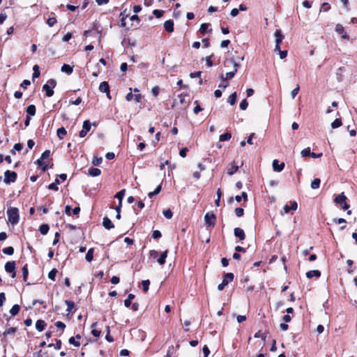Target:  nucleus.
Instances as JSON below:
<instances>
[{
    "label": "nucleus",
    "mask_w": 357,
    "mask_h": 357,
    "mask_svg": "<svg viewBox=\"0 0 357 357\" xmlns=\"http://www.w3.org/2000/svg\"><path fill=\"white\" fill-rule=\"evenodd\" d=\"M234 278V275L232 273H225L223 276V280L222 282L218 286V289L220 291H222L225 289V287L229 284V282L233 281Z\"/></svg>",
    "instance_id": "nucleus-2"
},
{
    "label": "nucleus",
    "mask_w": 357,
    "mask_h": 357,
    "mask_svg": "<svg viewBox=\"0 0 357 357\" xmlns=\"http://www.w3.org/2000/svg\"><path fill=\"white\" fill-rule=\"evenodd\" d=\"M109 85L107 82L104 81L100 84L99 90L102 93L109 92Z\"/></svg>",
    "instance_id": "nucleus-18"
},
{
    "label": "nucleus",
    "mask_w": 357,
    "mask_h": 357,
    "mask_svg": "<svg viewBox=\"0 0 357 357\" xmlns=\"http://www.w3.org/2000/svg\"><path fill=\"white\" fill-rule=\"evenodd\" d=\"M284 162L279 164V161L278 160H274L273 162V168L275 172H280L282 171L284 168Z\"/></svg>",
    "instance_id": "nucleus-13"
},
{
    "label": "nucleus",
    "mask_w": 357,
    "mask_h": 357,
    "mask_svg": "<svg viewBox=\"0 0 357 357\" xmlns=\"http://www.w3.org/2000/svg\"><path fill=\"white\" fill-rule=\"evenodd\" d=\"M126 189H122L115 195V198L119 199V203H122V200L125 196Z\"/></svg>",
    "instance_id": "nucleus-31"
},
{
    "label": "nucleus",
    "mask_w": 357,
    "mask_h": 357,
    "mask_svg": "<svg viewBox=\"0 0 357 357\" xmlns=\"http://www.w3.org/2000/svg\"><path fill=\"white\" fill-rule=\"evenodd\" d=\"M33 73L32 75V79H34L35 78L39 77L40 73V68L38 65H34L33 67Z\"/></svg>",
    "instance_id": "nucleus-34"
},
{
    "label": "nucleus",
    "mask_w": 357,
    "mask_h": 357,
    "mask_svg": "<svg viewBox=\"0 0 357 357\" xmlns=\"http://www.w3.org/2000/svg\"><path fill=\"white\" fill-rule=\"evenodd\" d=\"M15 266L16 264L15 261H8L5 264V271L8 273H11L12 278H15L16 277Z\"/></svg>",
    "instance_id": "nucleus-6"
},
{
    "label": "nucleus",
    "mask_w": 357,
    "mask_h": 357,
    "mask_svg": "<svg viewBox=\"0 0 357 357\" xmlns=\"http://www.w3.org/2000/svg\"><path fill=\"white\" fill-rule=\"evenodd\" d=\"M101 174V170L98 168L91 167L88 169V174L91 176H98Z\"/></svg>",
    "instance_id": "nucleus-16"
},
{
    "label": "nucleus",
    "mask_w": 357,
    "mask_h": 357,
    "mask_svg": "<svg viewBox=\"0 0 357 357\" xmlns=\"http://www.w3.org/2000/svg\"><path fill=\"white\" fill-rule=\"evenodd\" d=\"M65 303L67 305V309H66V311L68 312V313H73V309L75 307V303L73 301H70V300H66L65 301Z\"/></svg>",
    "instance_id": "nucleus-26"
},
{
    "label": "nucleus",
    "mask_w": 357,
    "mask_h": 357,
    "mask_svg": "<svg viewBox=\"0 0 357 357\" xmlns=\"http://www.w3.org/2000/svg\"><path fill=\"white\" fill-rule=\"evenodd\" d=\"M188 152V149L185 147L180 150L179 155L182 158H185L186 156L187 153Z\"/></svg>",
    "instance_id": "nucleus-58"
},
{
    "label": "nucleus",
    "mask_w": 357,
    "mask_h": 357,
    "mask_svg": "<svg viewBox=\"0 0 357 357\" xmlns=\"http://www.w3.org/2000/svg\"><path fill=\"white\" fill-rule=\"evenodd\" d=\"M235 214L237 217H242L244 215V210L243 208L237 207L235 208Z\"/></svg>",
    "instance_id": "nucleus-47"
},
{
    "label": "nucleus",
    "mask_w": 357,
    "mask_h": 357,
    "mask_svg": "<svg viewBox=\"0 0 357 357\" xmlns=\"http://www.w3.org/2000/svg\"><path fill=\"white\" fill-rule=\"evenodd\" d=\"M342 124V119L340 118L335 119L332 123H331V128L333 129L337 128L340 127Z\"/></svg>",
    "instance_id": "nucleus-33"
},
{
    "label": "nucleus",
    "mask_w": 357,
    "mask_h": 357,
    "mask_svg": "<svg viewBox=\"0 0 357 357\" xmlns=\"http://www.w3.org/2000/svg\"><path fill=\"white\" fill-rule=\"evenodd\" d=\"M102 161V158L93 157L92 163L93 165L98 166L101 164Z\"/></svg>",
    "instance_id": "nucleus-52"
},
{
    "label": "nucleus",
    "mask_w": 357,
    "mask_h": 357,
    "mask_svg": "<svg viewBox=\"0 0 357 357\" xmlns=\"http://www.w3.org/2000/svg\"><path fill=\"white\" fill-rule=\"evenodd\" d=\"M164 28L168 33H172L174 31V23L172 20H169L165 22Z\"/></svg>",
    "instance_id": "nucleus-10"
},
{
    "label": "nucleus",
    "mask_w": 357,
    "mask_h": 357,
    "mask_svg": "<svg viewBox=\"0 0 357 357\" xmlns=\"http://www.w3.org/2000/svg\"><path fill=\"white\" fill-rule=\"evenodd\" d=\"M236 92H234L233 93H231L229 98H228V102H229V104L231 105H234L236 102Z\"/></svg>",
    "instance_id": "nucleus-40"
},
{
    "label": "nucleus",
    "mask_w": 357,
    "mask_h": 357,
    "mask_svg": "<svg viewBox=\"0 0 357 357\" xmlns=\"http://www.w3.org/2000/svg\"><path fill=\"white\" fill-rule=\"evenodd\" d=\"M331 9V6L328 3H324L321 6V11L327 12Z\"/></svg>",
    "instance_id": "nucleus-53"
},
{
    "label": "nucleus",
    "mask_w": 357,
    "mask_h": 357,
    "mask_svg": "<svg viewBox=\"0 0 357 357\" xmlns=\"http://www.w3.org/2000/svg\"><path fill=\"white\" fill-rule=\"evenodd\" d=\"M7 215L8 222L13 225H15L19 222L20 215L19 210L16 207H10L7 210Z\"/></svg>",
    "instance_id": "nucleus-1"
},
{
    "label": "nucleus",
    "mask_w": 357,
    "mask_h": 357,
    "mask_svg": "<svg viewBox=\"0 0 357 357\" xmlns=\"http://www.w3.org/2000/svg\"><path fill=\"white\" fill-rule=\"evenodd\" d=\"M58 273V271L56 268H53L52 269L49 273H48V278L52 280V281H54L55 279H56V274Z\"/></svg>",
    "instance_id": "nucleus-39"
},
{
    "label": "nucleus",
    "mask_w": 357,
    "mask_h": 357,
    "mask_svg": "<svg viewBox=\"0 0 357 357\" xmlns=\"http://www.w3.org/2000/svg\"><path fill=\"white\" fill-rule=\"evenodd\" d=\"M17 331L16 327H10L5 330L3 335L4 337H6L8 335L14 334Z\"/></svg>",
    "instance_id": "nucleus-38"
},
{
    "label": "nucleus",
    "mask_w": 357,
    "mask_h": 357,
    "mask_svg": "<svg viewBox=\"0 0 357 357\" xmlns=\"http://www.w3.org/2000/svg\"><path fill=\"white\" fill-rule=\"evenodd\" d=\"M20 310V306L18 304H15L10 310V314L11 317L17 315Z\"/></svg>",
    "instance_id": "nucleus-24"
},
{
    "label": "nucleus",
    "mask_w": 357,
    "mask_h": 357,
    "mask_svg": "<svg viewBox=\"0 0 357 357\" xmlns=\"http://www.w3.org/2000/svg\"><path fill=\"white\" fill-rule=\"evenodd\" d=\"M31 84V82L28 79H24L20 84V86L24 89H26L28 86Z\"/></svg>",
    "instance_id": "nucleus-59"
},
{
    "label": "nucleus",
    "mask_w": 357,
    "mask_h": 357,
    "mask_svg": "<svg viewBox=\"0 0 357 357\" xmlns=\"http://www.w3.org/2000/svg\"><path fill=\"white\" fill-rule=\"evenodd\" d=\"M46 84H49L52 89L56 86V81L54 79H50Z\"/></svg>",
    "instance_id": "nucleus-57"
},
{
    "label": "nucleus",
    "mask_w": 357,
    "mask_h": 357,
    "mask_svg": "<svg viewBox=\"0 0 357 357\" xmlns=\"http://www.w3.org/2000/svg\"><path fill=\"white\" fill-rule=\"evenodd\" d=\"M299 90H300V86L297 85V86L291 91V94L292 98H294L296 97V96L298 94Z\"/></svg>",
    "instance_id": "nucleus-60"
},
{
    "label": "nucleus",
    "mask_w": 357,
    "mask_h": 357,
    "mask_svg": "<svg viewBox=\"0 0 357 357\" xmlns=\"http://www.w3.org/2000/svg\"><path fill=\"white\" fill-rule=\"evenodd\" d=\"M22 276H23V280L24 282L27 281L28 274H29V270H28V265L25 264L22 268Z\"/></svg>",
    "instance_id": "nucleus-35"
},
{
    "label": "nucleus",
    "mask_w": 357,
    "mask_h": 357,
    "mask_svg": "<svg viewBox=\"0 0 357 357\" xmlns=\"http://www.w3.org/2000/svg\"><path fill=\"white\" fill-rule=\"evenodd\" d=\"M56 132L58 137L61 139H63L64 137L67 135V131L63 127L59 128Z\"/></svg>",
    "instance_id": "nucleus-28"
},
{
    "label": "nucleus",
    "mask_w": 357,
    "mask_h": 357,
    "mask_svg": "<svg viewBox=\"0 0 357 357\" xmlns=\"http://www.w3.org/2000/svg\"><path fill=\"white\" fill-rule=\"evenodd\" d=\"M81 339V335L79 334L76 335L75 337H70L68 340V342L70 344L76 347H79L80 346L79 340Z\"/></svg>",
    "instance_id": "nucleus-12"
},
{
    "label": "nucleus",
    "mask_w": 357,
    "mask_h": 357,
    "mask_svg": "<svg viewBox=\"0 0 357 357\" xmlns=\"http://www.w3.org/2000/svg\"><path fill=\"white\" fill-rule=\"evenodd\" d=\"M102 225L107 229H111L114 227V224L112 223L111 220L107 217H105L103 218Z\"/></svg>",
    "instance_id": "nucleus-15"
},
{
    "label": "nucleus",
    "mask_w": 357,
    "mask_h": 357,
    "mask_svg": "<svg viewBox=\"0 0 357 357\" xmlns=\"http://www.w3.org/2000/svg\"><path fill=\"white\" fill-rule=\"evenodd\" d=\"M91 127V123L89 120H86L83 123L82 126V130H85L86 132H88Z\"/></svg>",
    "instance_id": "nucleus-42"
},
{
    "label": "nucleus",
    "mask_w": 357,
    "mask_h": 357,
    "mask_svg": "<svg viewBox=\"0 0 357 357\" xmlns=\"http://www.w3.org/2000/svg\"><path fill=\"white\" fill-rule=\"evenodd\" d=\"M301 153L303 157L310 156L313 158H320L322 155V153H315L314 152H311L310 148L303 149Z\"/></svg>",
    "instance_id": "nucleus-8"
},
{
    "label": "nucleus",
    "mask_w": 357,
    "mask_h": 357,
    "mask_svg": "<svg viewBox=\"0 0 357 357\" xmlns=\"http://www.w3.org/2000/svg\"><path fill=\"white\" fill-rule=\"evenodd\" d=\"M97 325V323L95 322V323H93L91 324V328H92V330H91V334L94 336V337H98L100 334H101V331L100 330H98V329H96L95 328V326Z\"/></svg>",
    "instance_id": "nucleus-32"
},
{
    "label": "nucleus",
    "mask_w": 357,
    "mask_h": 357,
    "mask_svg": "<svg viewBox=\"0 0 357 357\" xmlns=\"http://www.w3.org/2000/svg\"><path fill=\"white\" fill-rule=\"evenodd\" d=\"M321 276V272L318 270H312L306 273V277L311 279L313 277L319 278Z\"/></svg>",
    "instance_id": "nucleus-19"
},
{
    "label": "nucleus",
    "mask_w": 357,
    "mask_h": 357,
    "mask_svg": "<svg viewBox=\"0 0 357 357\" xmlns=\"http://www.w3.org/2000/svg\"><path fill=\"white\" fill-rule=\"evenodd\" d=\"M55 326L58 328H61V330H64V328H66V324L61 321H58L55 323Z\"/></svg>",
    "instance_id": "nucleus-61"
},
{
    "label": "nucleus",
    "mask_w": 357,
    "mask_h": 357,
    "mask_svg": "<svg viewBox=\"0 0 357 357\" xmlns=\"http://www.w3.org/2000/svg\"><path fill=\"white\" fill-rule=\"evenodd\" d=\"M26 112L27 113V116H29L30 117L34 116L36 112V106L34 105H29L26 109Z\"/></svg>",
    "instance_id": "nucleus-22"
},
{
    "label": "nucleus",
    "mask_w": 357,
    "mask_h": 357,
    "mask_svg": "<svg viewBox=\"0 0 357 357\" xmlns=\"http://www.w3.org/2000/svg\"><path fill=\"white\" fill-rule=\"evenodd\" d=\"M43 90L45 91V95L47 97H51L54 95V90L49 84H44L43 86Z\"/></svg>",
    "instance_id": "nucleus-20"
},
{
    "label": "nucleus",
    "mask_w": 357,
    "mask_h": 357,
    "mask_svg": "<svg viewBox=\"0 0 357 357\" xmlns=\"http://www.w3.org/2000/svg\"><path fill=\"white\" fill-rule=\"evenodd\" d=\"M168 254V250H165L160 256V257L158 259L157 261L160 265L165 264L166 261V258L167 257Z\"/></svg>",
    "instance_id": "nucleus-21"
},
{
    "label": "nucleus",
    "mask_w": 357,
    "mask_h": 357,
    "mask_svg": "<svg viewBox=\"0 0 357 357\" xmlns=\"http://www.w3.org/2000/svg\"><path fill=\"white\" fill-rule=\"evenodd\" d=\"M238 169V167L236 165L235 162H231L227 169V174L232 175L236 173Z\"/></svg>",
    "instance_id": "nucleus-17"
},
{
    "label": "nucleus",
    "mask_w": 357,
    "mask_h": 357,
    "mask_svg": "<svg viewBox=\"0 0 357 357\" xmlns=\"http://www.w3.org/2000/svg\"><path fill=\"white\" fill-rule=\"evenodd\" d=\"M237 72V69L235 68L234 69L233 71H231V72H229V73H227L226 75H225V78H223L222 76L221 77L224 80L225 79H230L231 78H233L236 74V73Z\"/></svg>",
    "instance_id": "nucleus-43"
},
{
    "label": "nucleus",
    "mask_w": 357,
    "mask_h": 357,
    "mask_svg": "<svg viewBox=\"0 0 357 357\" xmlns=\"http://www.w3.org/2000/svg\"><path fill=\"white\" fill-rule=\"evenodd\" d=\"M93 251H94L93 248H90L87 251V252L86 254V256H85V259H86V260L88 262H91L93 260Z\"/></svg>",
    "instance_id": "nucleus-30"
},
{
    "label": "nucleus",
    "mask_w": 357,
    "mask_h": 357,
    "mask_svg": "<svg viewBox=\"0 0 357 357\" xmlns=\"http://www.w3.org/2000/svg\"><path fill=\"white\" fill-rule=\"evenodd\" d=\"M204 220L207 227H214L216 222V216L213 212H208L204 216Z\"/></svg>",
    "instance_id": "nucleus-5"
},
{
    "label": "nucleus",
    "mask_w": 357,
    "mask_h": 357,
    "mask_svg": "<svg viewBox=\"0 0 357 357\" xmlns=\"http://www.w3.org/2000/svg\"><path fill=\"white\" fill-rule=\"evenodd\" d=\"M275 37V51L280 50V44L282 42V40L284 38V36L282 34L281 30L277 29L274 33Z\"/></svg>",
    "instance_id": "nucleus-7"
},
{
    "label": "nucleus",
    "mask_w": 357,
    "mask_h": 357,
    "mask_svg": "<svg viewBox=\"0 0 357 357\" xmlns=\"http://www.w3.org/2000/svg\"><path fill=\"white\" fill-rule=\"evenodd\" d=\"M159 91H160V88L158 86H155L153 87L151 89V93H152L153 96L155 98L158 96Z\"/></svg>",
    "instance_id": "nucleus-54"
},
{
    "label": "nucleus",
    "mask_w": 357,
    "mask_h": 357,
    "mask_svg": "<svg viewBox=\"0 0 357 357\" xmlns=\"http://www.w3.org/2000/svg\"><path fill=\"white\" fill-rule=\"evenodd\" d=\"M61 70L63 72V73H67L68 75H70L73 73V66H71L68 64H63L62 66H61Z\"/></svg>",
    "instance_id": "nucleus-23"
},
{
    "label": "nucleus",
    "mask_w": 357,
    "mask_h": 357,
    "mask_svg": "<svg viewBox=\"0 0 357 357\" xmlns=\"http://www.w3.org/2000/svg\"><path fill=\"white\" fill-rule=\"evenodd\" d=\"M56 22V18L54 17H49L47 20V24L50 27L53 26Z\"/></svg>",
    "instance_id": "nucleus-45"
},
{
    "label": "nucleus",
    "mask_w": 357,
    "mask_h": 357,
    "mask_svg": "<svg viewBox=\"0 0 357 357\" xmlns=\"http://www.w3.org/2000/svg\"><path fill=\"white\" fill-rule=\"evenodd\" d=\"M164 13H165L164 10H158V9H155V10H154L153 11V14L157 18L161 17L163 15Z\"/></svg>",
    "instance_id": "nucleus-48"
},
{
    "label": "nucleus",
    "mask_w": 357,
    "mask_h": 357,
    "mask_svg": "<svg viewBox=\"0 0 357 357\" xmlns=\"http://www.w3.org/2000/svg\"><path fill=\"white\" fill-rule=\"evenodd\" d=\"M208 26L209 24L208 23L202 24L199 28V32L203 35L205 34V33L207 31Z\"/></svg>",
    "instance_id": "nucleus-44"
},
{
    "label": "nucleus",
    "mask_w": 357,
    "mask_h": 357,
    "mask_svg": "<svg viewBox=\"0 0 357 357\" xmlns=\"http://www.w3.org/2000/svg\"><path fill=\"white\" fill-rule=\"evenodd\" d=\"M231 138V134L229 132L222 134L219 137L220 142L228 141Z\"/></svg>",
    "instance_id": "nucleus-27"
},
{
    "label": "nucleus",
    "mask_w": 357,
    "mask_h": 357,
    "mask_svg": "<svg viewBox=\"0 0 357 357\" xmlns=\"http://www.w3.org/2000/svg\"><path fill=\"white\" fill-rule=\"evenodd\" d=\"M142 289L144 293H146L149 291L150 281L149 280H142Z\"/></svg>",
    "instance_id": "nucleus-37"
},
{
    "label": "nucleus",
    "mask_w": 357,
    "mask_h": 357,
    "mask_svg": "<svg viewBox=\"0 0 357 357\" xmlns=\"http://www.w3.org/2000/svg\"><path fill=\"white\" fill-rule=\"evenodd\" d=\"M50 155V151L46 150L42 153V155L39 159L42 160H45V159L48 158Z\"/></svg>",
    "instance_id": "nucleus-51"
},
{
    "label": "nucleus",
    "mask_w": 357,
    "mask_h": 357,
    "mask_svg": "<svg viewBox=\"0 0 357 357\" xmlns=\"http://www.w3.org/2000/svg\"><path fill=\"white\" fill-rule=\"evenodd\" d=\"M36 162L38 167H40L43 172L47 169V164L45 162V160L38 159Z\"/></svg>",
    "instance_id": "nucleus-25"
},
{
    "label": "nucleus",
    "mask_w": 357,
    "mask_h": 357,
    "mask_svg": "<svg viewBox=\"0 0 357 357\" xmlns=\"http://www.w3.org/2000/svg\"><path fill=\"white\" fill-rule=\"evenodd\" d=\"M335 31L341 35V38L343 39L349 40V37L344 31V26L341 24H337L335 26Z\"/></svg>",
    "instance_id": "nucleus-9"
},
{
    "label": "nucleus",
    "mask_w": 357,
    "mask_h": 357,
    "mask_svg": "<svg viewBox=\"0 0 357 357\" xmlns=\"http://www.w3.org/2000/svg\"><path fill=\"white\" fill-rule=\"evenodd\" d=\"M152 236L155 239H158L162 236V234L159 230L153 231Z\"/></svg>",
    "instance_id": "nucleus-55"
},
{
    "label": "nucleus",
    "mask_w": 357,
    "mask_h": 357,
    "mask_svg": "<svg viewBox=\"0 0 357 357\" xmlns=\"http://www.w3.org/2000/svg\"><path fill=\"white\" fill-rule=\"evenodd\" d=\"M50 229V227L47 224H43L40 226L39 231L43 235H45L47 234Z\"/></svg>",
    "instance_id": "nucleus-36"
},
{
    "label": "nucleus",
    "mask_w": 357,
    "mask_h": 357,
    "mask_svg": "<svg viewBox=\"0 0 357 357\" xmlns=\"http://www.w3.org/2000/svg\"><path fill=\"white\" fill-rule=\"evenodd\" d=\"M82 99L80 97H78L75 100H70V103L72 105H78L82 102Z\"/></svg>",
    "instance_id": "nucleus-63"
},
{
    "label": "nucleus",
    "mask_w": 357,
    "mask_h": 357,
    "mask_svg": "<svg viewBox=\"0 0 357 357\" xmlns=\"http://www.w3.org/2000/svg\"><path fill=\"white\" fill-rule=\"evenodd\" d=\"M234 236L239 238L240 241H243L245 239V234L241 228L236 227L234 230Z\"/></svg>",
    "instance_id": "nucleus-11"
},
{
    "label": "nucleus",
    "mask_w": 357,
    "mask_h": 357,
    "mask_svg": "<svg viewBox=\"0 0 357 357\" xmlns=\"http://www.w3.org/2000/svg\"><path fill=\"white\" fill-rule=\"evenodd\" d=\"M163 215L166 218L170 219L173 216V213L170 209H167L163 211Z\"/></svg>",
    "instance_id": "nucleus-50"
},
{
    "label": "nucleus",
    "mask_w": 357,
    "mask_h": 357,
    "mask_svg": "<svg viewBox=\"0 0 357 357\" xmlns=\"http://www.w3.org/2000/svg\"><path fill=\"white\" fill-rule=\"evenodd\" d=\"M248 106V102L246 99H244L240 103L239 107L241 110H245Z\"/></svg>",
    "instance_id": "nucleus-49"
},
{
    "label": "nucleus",
    "mask_w": 357,
    "mask_h": 357,
    "mask_svg": "<svg viewBox=\"0 0 357 357\" xmlns=\"http://www.w3.org/2000/svg\"><path fill=\"white\" fill-rule=\"evenodd\" d=\"M46 326L47 324L44 320L38 319L36 323V328L39 332L44 331Z\"/></svg>",
    "instance_id": "nucleus-14"
},
{
    "label": "nucleus",
    "mask_w": 357,
    "mask_h": 357,
    "mask_svg": "<svg viewBox=\"0 0 357 357\" xmlns=\"http://www.w3.org/2000/svg\"><path fill=\"white\" fill-rule=\"evenodd\" d=\"M276 52H279L280 57V59H284V58L287 56V50L282 51V50L280 49V50H277Z\"/></svg>",
    "instance_id": "nucleus-62"
},
{
    "label": "nucleus",
    "mask_w": 357,
    "mask_h": 357,
    "mask_svg": "<svg viewBox=\"0 0 357 357\" xmlns=\"http://www.w3.org/2000/svg\"><path fill=\"white\" fill-rule=\"evenodd\" d=\"M17 178V174L15 172L6 170L4 172V179L3 181L6 184H10L11 183H14L16 181Z\"/></svg>",
    "instance_id": "nucleus-3"
},
{
    "label": "nucleus",
    "mask_w": 357,
    "mask_h": 357,
    "mask_svg": "<svg viewBox=\"0 0 357 357\" xmlns=\"http://www.w3.org/2000/svg\"><path fill=\"white\" fill-rule=\"evenodd\" d=\"M203 353H204V357H208V355L210 354V350L206 345H204L203 347Z\"/></svg>",
    "instance_id": "nucleus-64"
},
{
    "label": "nucleus",
    "mask_w": 357,
    "mask_h": 357,
    "mask_svg": "<svg viewBox=\"0 0 357 357\" xmlns=\"http://www.w3.org/2000/svg\"><path fill=\"white\" fill-rule=\"evenodd\" d=\"M213 57V54H211V55L206 57V63L208 67H211L213 66V61L211 60V59Z\"/></svg>",
    "instance_id": "nucleus-56"
},
{
    "label": "nucleus",
    "mask_w": 357,
    "mask_h": 357,
    "mask_svg": "<svg viewBox=\"0 0 357 357\" xmlns=\"http://www.w3.org/2000/svg\"><path fill=\"white\" fill-rule=\"evenodd\" d=\"M22 148H23V145L22 144L17 143L14 145V150H11V153L13 155H15V150L20 151L22 149Z\"/></svg>",
    "instance_id": "nucleus-46"
},
{
    "label": "nucleus",
    "mask_w": 357,
    "mask_h": 357,
    "mask_svg": "<svg viewBox=\"0 0 357 357\" xmlns=\"http://www.w3.org/2000/svg\"><path fill=\"white\" fill-rule=\"evenodd\" d=\"M2 252L7 255H12L14 253V248L12 246H8L3 248Z\"/></svg>",
    "instance_id": "nucleus-41"
},
{
    "label": "nucleus",
    "mask_w": 357,
    "mask_h": 357,
    "mask_svg": "<svg viewBox=\"0 0 357 357\" xmlns=\"http://www.w3.org/2000/svg\"><path fill=\"white\" fill-rule=\"evenodd\" d=\"M347 198L344 195V192H342L340 195H339L335 198L334 202L336 204H340L342 206V209L347 210L349 208V205L347 204Z\"/></svg>",
    "instance_id": "nucleus-4"
},
{
    "label": "nucleus",
    "mask_w": 357,
    "mask_h": 357,
    "mask_svg": "<svg viewBox=\"0 0 357 357\" xmlns=\"http://www.w3.org/2000/svg\"><path fill=\"white\" fill-rule=\"evenodd\" d=\"M320 183L321 180L318 178H316L311 182L310 187L313 190L318 189L320 186Z\"/></svg>",
    "instance_id": "nucleus-29"
}]
</instances>
